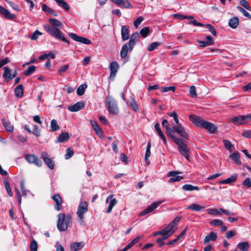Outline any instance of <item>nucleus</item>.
Returning a JSON list of instances; mask_svg holds the SVG:
<instances>
[{
    "label": "nucleus",
    "mask_w": 251,
    "mask_h": 251,
    "mask_svg": "<svg viewBox=\"0 0 251 251\" xmlns=\"http://www.w3.org/2000/svg\"><path fill=\"white\" fill-rule=\"evenodd\" d=\"M42 33L38 30H35L30 37L32 40H36L38 39L39 35H41Z\"/></svg>",
    "instance_id": "obj_57"
},
{
    "label": "nucleus",
    "mask_w": 251,
    "mask_h": 251,
    "mask_svg": "<svg viewBox=\"0 0 251 251\" xmlns=\"http://www.w3.org/2000/svg\"><path fill=\"white\" fill-rule=\"evenodd\" d=\"M52 199L55 202L54 208L57 210L59 211L62 207V201L59 194H55L52 197Z\"/></svg>",
    "instance_id": "obj_15"
},
{
    "label": "nucleus",
    "mask_w": 251,
    "mask_h": 251,
    "mask_svg": "<svg viewBox=\"0 0 251 251\" xmlns=\"http://www.w3.org/2000/svg\"><path fill=\"white\" fill-rule=\"evenodd\" d=\"M60 127L56 120L53 119L50 122V131L53 132L59 130Z\"/></svg>",
    "instance_id": "obj_39"
},
{
    "label": "nucleus",
    "mask_w": 251,
    "mask_h": 251,
    "mask_svg": "<svg viewBox=\"0 0 251 251\" xmlns=\"http://www.w3.org/2000/svg\"><path fill=\"white\" fill-rule=\"evenodd\" d=\"M205 207L204 206H201V205H198L197 204H196V203H193V204H192L190 205H189L187 208V209H191V210H192L193 211L198 212V211H199L200 210H201V209H204Z\"/></svg>",
    "instance_id": "obj_36"
},
{
    "label": "nucleus",
    "mask_w": 251,
    "mask_h": 251,
    "mask_svg": "<svg viewBox=\"0 0 251 251\" xmlns=\"http://www.w3.org/2000/svg\"><path fill=\"white\" fill-rule=\"evenodd\" d=\"M176 126H172L171 134L173 133H177L181 137L186 139H188V134L187 132L184 130L183 127L181 124L179 123L176 124Z\"/></svg>",
    "instance_id": "obj_6"
},
{
    "label": "nucleus",
    "mask_w": 251,
    "mask_h": 251,
    "mask_svg": "<svg viewBox=\"0 0 251 251\" xmlns=\"http://www.w3.org/2000/svg\"><path fill=\"white\" fill-rule=\"evenodd\" d=\"M237 177V175L236 174H234L227 178L220 181L219 183L220 184H231L236 180Z\"/></svg>",
    "instance_id": "obj_27"
},
{
    "label": "nucleus",
    "mask_w": 251,
    "mask_h": 251,
    "mask_svg": "<svg viewBox=\"0 0 251 251\" xmlns=\"http://www.w3.org/2000/svg\"><path fill=\"white\" fill-rule=\"evenodd\" d=\"M242 135L247 138H251V130H246L242 133Z\"/></svg>",
    "instance_id": "obj_64"
},
{
    "label": "nucleus",
    "mask_w": 251,
    "mask_h": 251,
    "mask_svg": "<svg viewBox=\"0 0 251 251\" xmlns=\"http://www.w3.org/2000/svg\"><path fill=\"white\" fill-rule=\"evenodd\" d=\"M240 4L245 8L246 9L251 11V7L250 6L249 2L246 0H241Z\"/></svg>",
    "instance_id": "obj_55"
},
{
    "label": "nucleus",
    "mask_w": 251,
    "mask_h": 251,
    "mask_svg": "<svg viewBox=\"0 0 251 251\" xmlns=\"http://www.w3.org/2000/svg\"><path fill=\"white\" fill-rule=\"evenodd\" d=\"M207 129L209 132L214 133L216 132L217 127L212 123L205 121L202 127Z\"/></svg>",
    "instance_id": "obj_17"
},
{
    "label": "nucleus",
    "mask_w": 251,
    "mask_h": 251,
    "mask_svg": "<svg viewBox=\"0 0 251 251\" xmlns=\"http://www.w3.org/2000/svg\"><path fill=\"white\" fill-rule=\"evenodd\" d=\"M119 6L126 8H132V6L128 0H122L120 5H119Z\"/></svg>",
    "instance_id": "obj_53"
},
{
    "label": "nucleus",
    "mask_w": 251,
    "mask_h": 251,
    "mask_svg": "<svg viewBox=\"0 0 251 251\" xmlns=\"http://www.w3.org/2000/svg\"><path fill=\"white\" fill-rule=\"evenodd\" d=\"M160 45L161 43L159 42H153L149 46L148 50L149 51H152Z\"/></svg>",
    "instance_id": "obj_54"
},
{
    "label": "nucleus",
    "mask_w": 251,
    "mask_h": 251,
    "mask_svg": "<svg viewBox=\"0 0 251 251\" xmlns=\"http://www.w3.org/2000/svg\"><path fill=\"white\" fill-rule=\"evenodd\" d=\"M85 106L84 102H77L75 104L68 107V110L71 112H76L82 109Z\"/></svg>",
    "instance_id": "obj_16"
},
{
    "label": "nucleus",
    "mask_w": 251,
    "mask_h": 251,
    "mask_svg": "<svg viewBox=\"0 0 251 251\" xmlns=\"http://www.w3.org/2000/svg\"><path fill=\"white\" fill-rule=\"evenodd\" d=\"M230 158L237 164L241 165V162L240 161V155L238 152L233 153L230 155Z\"/></svg>",
    "instance_id": "obj_32"
},
{
    "label": "nucleus",
    "mask_w": 251,
    "mask_h": 251,
    "mask_svg": "<svg viewBox=\"0 0 251 251\" xmlns=\"http://www.w3.org/2000/svg\"><path fill=\"white\" fill-rule=\"evenodd\" d=\"M237 248L242 251H248L250 248V244L248 242H241L238 244Z\"/></svg>",
    "instance_id": "obj_30"
},
{
    "label": "nucleus",
    "mask_w": 251,
    "mask_h": 251,
    "mask_svg": "<svg viewBox=\"0 0 251 251\" xmlns=\"http://www.w3.org/2000/svg\"><path fill=\"white\" fill-rule=\"evenodd\" d=\"M189 92L192 98H195L197 96L196 87L195 86H191L189 89Z\"/></svg>",
    "instance_id": "obj_61"
},
{
    "label": "nucleus",
    "mask_w": 251,
    "mask_h": 251,
    "mask_svg": "<svg viewBox=\"0 0 251 251\" xmlns=\"http://www.w3.org/2000/svg\"><path fill=\"white\" fill-rule=\"evenodd\" d=\"M236 235V233L235 230H231L230 231H228L226 233V236L227 239H230L231 238L235 236Z\"/></svg>",
    "instance_id": "obj_58"
},
{
    "label": "nucleus",
    "mask_w": 251,
    "mask_h": 251,
    "mask_svg": "<svg viewBox=\"0 0 251 251\" xmlns=\"http://www.w3.org/2000/svg\"><path fill=\"white\" fill-rule=\"evenodd\" d=\"M210 224L214 226H222L224 223L223 221L220 219H215L213 220H212Z\"/></svg>",
    "instance_id": "obj_50"
},
{
    "label": "nucleus",
    "mask_w": 251,
    "mask_h": 251,
    "mask_svg": "<svg viewBox=\"0 0 251 251\" xmlns=\"http://www.w3.org/2000/svg\"><path fill=\"white\" fill-rule=\"evenodd\" d=\"M23 86L19 84L15 89V94L17 97L21 98L23 96Z\"/></svg>",
    "instance_id": "obj_33"
},
{
    "label": "nucleus",
    "mask_w": 251,
    "mask_h": 251,
    "mask_svg": "<svg viewBox=\"0 0 251 251\" xmlns=\"http://www.w3.org/2000/svg\"><path fill=\"white\" fill-rule=\"evenodd\" d=\"M119 68V64L116 61L112 62L110 65V72H112L113 74H116Z\"/></svg>",
    "instance_id": "obj_42"
},
{
    "label": "nucleus",
    "mask_w": 251,
    "mask_h": 251,
    "mask_svg": "<svg viewBox=\"0 0 251 251\" xmlns=\"http://www.w3.org/2000/svg\"><path fill=\"white\" fill-rule=\"evenodd\" d=\"M87 85L86 84L80 85L76 90L77 95L81 96L84 94L85 89L87 88Z\"/></svg>",
    "instance_id": "obj_41"
},
{
    "label": "nucleus",
    "mask_w": 251,
    "mask_h": 251,
    "mask_svg": "<svg viewBox=\"0 0 251 251\" xmlns=\"http://www.w3.org/2000/svg\"><path fill=\"white\" fill-rule=\"evenodd\" d=\"M174 226L170 223L167 226L162 229L163 231H164L167 233L171 234V235L174 232V230H173V228H174Z\"/></svg>",
    "instance_id": "obj_43"
},
{
    "label": "nucleus",
    "mask_w": 251,
    "mask_h": 251,
    "mask_svg": "<svg viewBox=\"0 0 251 251\" xmlns=\"http://www.w3.org/2000/svg\"><path fill=\"white\" fill-rule=\"evenodd\" d=\"M181 173L178 171H170L168 174L167 176L168 177L172 176L171 177L168 182L169 183H173L176 181H179L181 179L183 178V176H177L178 174H181Z\"/></svg>",
    "instance_id": "obj_12"
},
{
    "label": "nucleus",
    "mask_w": 251,
    "mask_h": 251,
    "mask_svg": "<svg viewBox=\"0 0 251 251\" xmlns=\"http://www.w3.org/2000/svg\"><path fill=\"white\" fill-rule=\"evenodd\" d=\"M182 189L184 191H194V190L198 191L200 189L199 187H198V186H193L191 184H188L184 185L182 187Z\"/></svg>",
    "instance_id": "obj_38"
},
{
    "label": "nucleus",
    "mask_w": 251,
    "mask_h": 251,
    "mask_svg": "<svg viewBox=\"0 0 251 251\" xmlns=\"http://www.w3.org/2000/svg\"><path fill=\"white\" fill-rule=\"evenodd\" d=\"M35 70L36 69L34 66H30L28 67L26 70H25L24 75L26 76L29 75L33 73Z\"/></svg>",
    "instance_id": "obj_47"
},
{
    "label": "nucleus",
    "mask_w": 251,
    "mask_h": 251,
    "mask_svg": "<svg viewBox=\"0 0 251 251\" xmlns=\"http://www.w3.org/2000/svg\"><path fill=\"white\" fill-rule=\"evenodd\" d=\"M172 139L178 145V151L180 153L184 156L187 160L189 157V149L187 145L182 140V139L176 137V136H172Z\"/></svg>",
    "instance_id": "obj_3"
},
{
    "label": "nucleus",
    "mask_w": 251,
    "mask_h": 251,
    "mask_svg": "<svg viewBox=\"0 0 251 251\" xmlns=\"http://www.w3.org/2000/svg\"><path fill=\"white\" fill-rule=\"evenodd\" d=\"M91 125H92V126H93V129L96 132L97 134L98 135L100 136L101 135V134L102 133V131L101 129L100 128V127H99L98 124L95 122H91Z\"/></svg>",
    "instance_id": "obj_44"
},
{
    "label": "nucleus",
    "mask_w": 251,
    "mask_h": 251,
    "mask_svg": "<svg viewBox=\"0 0 251 251\" xmlns=\"http://www.w3.org/2000/svg\"><path fill=\"white\" fill-rule=\"evenodd\" d=\"M150 30L148 27H145L141 29V30L140 31V33L142 37L144 38H146L148 34L150 33Z\"/></svg>",
    "instance_id": "obj_49"
},
{
    "label": "nucleus",
    "mask_w": 251,
    "mask_h": 251,
    "mask_svg": "<svg viewBox=\"0 0 251 251\" xmlns=\"http://www.w3.org/2000/svg\"><path fill=\"white\" fill-rule=\"evenodd\" d=\"M74 154V152L73 150H71L70 148H68L66 150V154H65V159H68L72 157Z\"/></svg>",
    "instance_id": "obj_59"
},
{
    "label": "nucleus",
    "mask_w": 251,
    "mask_h": 251,
    "mask_svg": "<svg viewBox=\"0 0 251 251\" xmlns=\"http://www.w3.org/2000/svg\"><path fill=\"white\" fill-rule=\"evenodd\" d=\"M154 129L156 130V131L157 132L158 134L160 136L161 138L163 140V142L165 144L166 143V138L165 137V135L163 133L162 131L161 130L160 125L158 123H156L154 126Z\"/></svg>",
    "instance_id": "obj_23"
},
{
    "label": "nucleus",
    "mask_w": 251,
    "mask_h": 251,
    "mask_svg": "<svg viewBox=\"0 0 251 251\" xmlns=\"http://www.w3.org/2000/svg\"><path fill=\"white\" fill-rule=\"evenodd\" d=\"M84 246V243L82 242H74L71 244L70 248L71 250L74 251H78L81 249Z\"/></svg>",
    "instance_id": "obj_28"
},
{
    "label": "nucleus",
    "mask_w": 251,
    "mask_h": 251,
    "mask_svg": "<svg viewBox=\"0 0 251 251\" xmlns=\"http://www.w3.org/2000/svg\"><path fill=\"white\" fill-rule=\"evenodd\" d=\"M57 227L59 231H64L67 230L68 226L72 223V216L65 215L64 213H60L58 216Z\"/></svg>",
    "instance_id": "obj_2"
},
{
    "label": "nucleus",
    "mask_w": 251,
    "mask_h": 251,
    "mask_svg": "<svg viewBox=\"0 0 251 251\" xmlns=\"http://www.w3.org/2000/svg\"><path fill=\"white\" fill-rule=\"evenodd\" d=\"M131 101L128 102V106L135 112H137L139 110V106L137 104L135 99L131 98Z\"/></svg>",
    "instance_id": "obj_37"
},
{
    "label": "nucleus",
    "mask_w": 251,
    "mask_h": 251,
    "mask_svg": "<svg viewBox=\"0 0 251 251\" xmlns=\"http://www.w3.org/2000/svg\"><path fill=\"white\" fill-rule=\"evenodd\" d=\"M2 124L5 129L10 132H12L14 130L13 126L9 122H7L5 119L2 120Z\"/></svg>",
    "instance_id": "obj_31"
},
{
    "label": "nucleus",
    "mask_w": 251,
    "mask_h": 251,
    "mask_svg": "<svg viewBox=\"0 0 251 251\" xmlns=\"http://www.w3.org/2000/svg\"><path fill=\"white\" fill-rule=\"evenodd\" d=\"M37 243L35 240H33L31 242L30 245V249L31 251H37Z\"/></svg>",
    "instance_id": "obj_60"
},
{
    "label": "nucleus",
    "mask_w": 251,
    "mask_h": 251,
    "mask_svg": "<svg viewBox=\"0 0 251 251\" xmlns=\"http://www.w3.org/2000/svg\"><path fill=\"white\" fill-rule=\"evenodd\" d=\"M105 106L108 112L113 115H116L119 112V108L116 100L110 95H108L105 99Z\"/></svg>",
    "instance_id": "obj_4"
},
{
    "label": "nucleus",
    "mask_w": 251,
    "mask_h": 251,
    "mask_svg": "<svg viewBox=\"0 0 251 251\" xmlns=\"http://www.w3.org/2000/svg\"><path fill=\"white\" fill-rule=\"evenodd\" d=\"M57 4L64 8L66 11H68L70 9V7L67 3L64 0H54Z\"/></svg>",
    "instance_id": "obj_40"
},
{
    "label": "nucleus",
    "mask_w": 251,
    "mask_h": 251,
    "mask_svg": "<svg viewBox=\"0 0 251 251\" xmlns=\"http://www.w3.org/2000/svg\"><path fill=\"white\" fill-rule=\"evenodd\" d=\"M243 185L248 188L251 187V179L249 177H247L243 182Z\"/></svg>",
    "instance_id": "obj_63"
},
{
    "label": "nucleus",
    "mask_w": 251,
    "mask_h": 251,
    "mask_svg": "<svg viewBox=\"0 0 251 251\" xmlns=\"http://www.w3.org/2000/svg\"><path fill=\"white\" fill-rule=\"evenodd\" d=\"M88 211V203L86 201H81L78 207L76 212L78 216V221L81 224L84 225V214Z\"/></svg>",
    "instance_id": "obj_5"
},
{
    "label": "nucleus",
    "mask_w": 251,
    "mask_h": 251,
    "mask_svg": "<svg viewBox=\"0 0 251 251\" xmlns=\"http://www.w3.org/2000/svg\"><path fill=\"white\" fill-rule=\"evenodd\" d=\"M161 203V201H156L152 203L151 205H149L147 208H146L144 210L141 211L139 214V216H143L147 214L151 213L154 210L157 208Z\"/></svg>",
    "instance_id": "obj_10"
},
{
    "label": "nucleus",
    "mask_w": 251,
    "mask_h": 251,
    "mask_svg": "<svg viewBox=\"0 0 251 251\" xmlns=\"http://www.w3.org/2000/svg\"><path fill=\"white\" fill-rule=\"evenodd\" d=\"M1 15H2L5 18H7L9 20H13L16 18V16L15 14H11L10 12L6 9L3 8V9L0 13Z\"/></svg>",
    "instance_id": "obj_24"
},
{
    "label": "nucleus",
    "mask_w": 251,
    "mask_h": 251,
    "mask_svg": "<svg viewBox=\"0 0 251 251\" xmlns=\"http://www.w3.org/2000/svg\"><path fill=\"white\" fill-rule=\"evenodd\" d=\"M162 126L165 129V131L167 134L170 136L171 138L172 136H175L173 134H171L172 129L169 126L167 120H163V121H162Z\"/></svg>",
    "instance_id": "obj_22"
},
{
    "label": "nucleus",
    "mask_w": 251,
    "mask_h": 251,
    "mask_svg": "<svg viewBox=\"0 0 251 251\" xmlns=\"http://www.w3.org/2000/svg\"><path fill=\"white\" fill-rule=\"evenodd\" d=\"M32 133L36 137L40 136V130L39 129V126L37 125L34 126V128L32 131Z\"/></svg>",
    "instance_id": "obj_56"
},
{
    "label": "nucleus",
    "mask_w": 251,
    "mask_h": 251,
    "mask_svg": "<svg viewBox=\"0 0 251 251\" xmlns=\"http://www.w3.org/2000/svg\"><path fill=\"white\" fill-rule=\"evenodd\" d=\"M239 25V19L237 17H234L229 19L228 25L232 28H236Z\"/></svg>",
    "instance_id": "obj_26"
},
{
    "label": "nucleus",
    "mask_w": 251,
    "mask_h": 251,
    "mask_svg": "<svg viewBox=\"0 0 251 251\" xmlns=\"http://www.w3.org/2000/svg\"><path fill=\"white\" fill-rule=\"evenodd\" d=\"M49 22L52 26L49 25H45L44 28L47 32L56 39H61L63 42L68 44H70L69 41L64 37L60 30V28L63 26L62 23L54 18L49 19Z\"/></svg>",
    "instance_id": "obj_1"
},
{
    "label": "nucleus",
    "mask_w": 251,
    "mask_h": 251,
    "mask_svg": "<svg viewBox=\"0 0 251 251\" xmlns=\"http://www.w3.org/2000/svg\"><path fill=\"white\" fill-rule=\"evenodd\" d=\"M217 238V235L213 231H211L209 234L207 235L204 238L203 243L207 244L210 241H214Z\"/></svg>",
    "instance_id": "obj_19"
},
{
    "label": "nucleus",
    "mask_w": 251,
    "mask_h": 251,
    "mask_svg": "<svg viewBox=\"0 0 251 251\" xmlns=\"http://www.w3.org/2000/svg\"><path fill=\"white\" fill-rule=\"evenodd\" d=\"M236 8L240 12H241L243 14V15L244 16L249 19H251V14L248 12H247L245 9H244L242 7L240 6H237Z\"/></svg>",
    "instance_id": "obj_48"
},
{
    "label": "nucleus",
    "mask_w": 251,
    "mask_h": 251,
    "mask_svg": "<svg viewBox=\"0 0 251 251\" xmlns=\"http://www.w3.org/2000/svg\"><path fill=\"white\" fill-rule=\"evenodd\" d=\"M42 9L43 11L51 14L53 16L57 17V14L55 11H54L51 8L48 7L46 4H43L42 5Z\"/></svg>",
    "instance_id": "obj_34"
},
{
    "label": "nucleus",
    "mask_w": 251,
    "mask_h": 251,
    "mask_svg": "<svg viewBox=\"0 0 251 251\" xmlns=\"http://www.w3.org/2000/svg\"><path fill=\"white\" fill-rule=\"evenodd\" d=\"M70 139L69 134L67 132L61 133L57 137V142L63 143L67 141Z\"/></svg>",
    "instance_id": "obj_21"
},
{
    "label": "nucleus",
    "mask_w": 251,
    "mask_h": 251,
    "mask_svg": "<svg viewBox=\"0 0 251 251\" xmlns=\"http://www.w3.org/2000/svg\"><path fill=\"white\" fill-rule=\"evenodd\" d=\"M25 159L30 164H33L37 167H41L42 162L35 154H27L25 156Z\"/></svg>",
    "instance_id": "obj_7"
},
{
    "label": "nucleus",
    "mask_w": 251,
    "mask_h": 251,
    "mask_svg": "<svg viewBox=\"0 0 251 251\" xmlns=\"http://www.w3.org/2000/svg\"><path fill=\"white\" fill-rule=\"evenodd\" d=\"M160 235H161L162 237H159V238L161 239L163 241L168 239L171 236V234L167 233L164 231H163L162 230L158 231L154 233V236Z\"/></svg>",
    "instance_id": "obj_35"
},
{
    "label": "nucleus",
    "mask_w": 251,
    "mask_h": 251,
    "mask_svg": "<svg viewBox=\"0 0 251 251\" xmlns=\"http://www.w3.org/2000/svg\"><path fill=\"white\" fill-rule=\"evenodd\" d=\"M117 200L115 198L112 199L109 202V205L106 210V212L107 213H110L112 210L113 207L117 204Z\"/></svg>",
    "instance_id": "obj_45"
},
{
    "label": "nucleus",
    "mask_w": 251,
    "mask_h": 251,
    "mask_svg": "<svg viewBox=\"0 0 251 251\" xmlns=\"http://www.w3.org/2000/svg\"><path fill=\"white\" fill-rule=\"evenodd\" d=\"M3 183H4L5 189L6 190V191H7L8 195L10 196H12L13 193L11 190L10 184H9V182H8V181H7V180L4 181Z\"/></svg>",
    "instance_id": "obj_52"
},
{
    "label": "nucleus",
    "mask_w": 251,
    "mask_h": 251,
    "mask_svg": "<svg viewBox=\"0 0 251 251\" xmlns=\"http://www.w3.org/2000/svg\"><path fill=\"white\" fill-rule=\"evenodd\" d=\"M207 213L213 215L221 214V211L220 210V209H218L216 208L208 209H207Z\"/></svg>",
    "instance_id": "obj_51"
},
{
    "label": "nucleus",
    "mask_w": 251,
    "mask_h": 251,
    "mask_svg": "<svg viewBox=\"0 0 251 251\" xmlns=\"http://www.w3.org/2000/svg\"><path fill=\"white\" fill-rule=\"evenodd\" d=\"M189 119L196 126L200 127H202L205 122L201 117L194 115H190Z\"/></svg>",
    "instance_id": "obj_13"
},
{
    "label": "nucleus",
    "mask_w": 251,
    "mask_h": 251,
    "mask_svg": "<svg viewBox=\"0 0 251 251\" xmlns=\"http://www.w3.org/2000/svg\"><path fill=\"white\" fill-rule=\"evenodd\" d=\"M16 76L15 74L11 73V70L8 67H5L4 68V72L3 74V77L4 78V80L6 82H9Z\"/></svg>",
    "instance_id": "obj_14"
},
{
    "label": "nucleus",
    "mask_w": 251,
    "mask_h": 251,
    "mask_svg": "<svg viewBox=\"0 0 251 251\" xmlns=\"http://www.w3.org/2000/svg\"><path fill=\"white\" fill-rule=\"evenodd\" d=\"M139 34L138 32H135V33H133L130 38V39H129V41L128 42V46H129V48L130 49V50L131 51L133 48V47H134L135 45V40L137 39L138 38H139Z\"/></svg>",
    "instance_id": "obj_18"
},
{
    "label": "nucleus",
    "mask_w": 251,
    "mask_h": 251,
    "mask_svg": "<svg viewBox=\"0 0 251 251\" xmlns=\"http://www.w3.org/2000/svg\"><path fill=\"white\" fill-rule=\"evenodd\" d=\"M41 158L43 160L45 163L48 167L50 169H53L54 167V163L52 159L49 157V154L46 151H43L41 153Z\"/></svg>",
    "instance_id": "obj_11"
},
{
    "label": "nucleus",
    "mask_w": 251,
    "mask_h": 251,
    "mask_svg": "<svg viewBox=\"0 0 251 251\" xmlns=\"http://www.w3.org/2000/svg\"><path fill=\"white\" fill-rule=\"evenodd\" d=\"M129 26L127 25H124L121 28V35L122 39L124 41L127 40L129 37L128 33Z\"/></svg>",
    "instance_id": "obj_20"
},
{
    "label": "nucleus",
    "mask_w": 251,
    "mask_h": 251,
    "mask_svg": "<svg viewBox=\"0 0 251 251\" xmlns=\"http://www.w3.org/2000/svg\"><path fill=\"white\" fill-rule=\"evenodd\" d=\"M68 35L70 38L76 42H80L85 45H90L91 43V40L89 39L78 36L75 33H70Z\"/></svg>",
    "instance_id": "obj_9"
},
{
    "label": "nucleus",
    "mask_w": 251,
    "mask_h": 251,
    "mask_svg": "<svg viewBox=\"0 0 251 251\" xmlns=\"http://www.w3.org/2000/svg\"><path fill=\"white\" fill-rule=\"evenodd\" d=\"M231 121L235 126H240L248 123L247 115H240L237 116H234L231 119Z\"/></svg>",
    "instance_id": "obj_8"
},
{
    "label": "nucleus",
    "mask_w": 251,
    "mask_h": 251,
    "mask_svg": "<svg viewBox=\"0 0 251 251\" xmlns=\"http://www.w3.org/2000/svg\"><path fill=\"white\" fill-rule=\"evenodd\" d=\"M151 142H149L148 143L146 153L145 156V161L146 162L147 165H149L150 164V161L149 160V157L151 156Z\"/></svg>",
    "instance_id": "obj_25"
},
{
    "label": "nucleus",
    "mask_w": 251,
    "mask_h": 251,
    "mask_svg": "<svg viewBox=\"0 0 251 251\" xmlns=\"http://www.w3.org/2000/svg\"><path fill=\"white\" fill-rule=\"evenodd\" d=\"M128 50H130L129 48L128 44H126L123 46L120 52V55L122 58H125L126 57L127 54Z\"/></svg>",
    "instance_id": "obj_29"
},
{
    "label": "nucleus",
    "mask_w": 251,
    "mask_h": 251,
    "mask_svg": "<svg viewBox=\"0 0 251 251\" xmlns=\"http://www.w3.org/2000/svg\"><path fill=\"white\" fill-rule=\"evenodd\" d=\"M223 142L224 143L225 148L228 151H229L230 152H231V148L233 147V145L231 144V142L228 140L224 139L223 140Z\"/></svg>",
    "instance_id": "obj_46"
},
{
    "label": "nucleus",
    "mask_w": 251,
    "mask_h": 251,
    "mask_svg": "<svg viewBox=\"0 0 251 251\" xmlns=\"http://www.w3.org/2000/svg\"><path fill=\"white\" fill-rule=\"evenodd\" d=\"M69 65L68 64L61 66L60 69L58 71V74H61L62 73L66 72L69 69Z\"/></svg>",
    "instance_id": "obj_62"
}]
</instances>
